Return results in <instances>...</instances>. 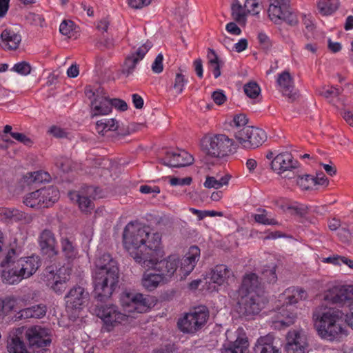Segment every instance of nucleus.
Returning a JSON list of instances; mask_svg holds the SVG:
<instances>
[{
    "mask_svg": "<svg viewBox=\"0 0 353 353\" xmlns=\"http://www.w3.org/2000/svg\"><path fill=\"white\" fill-rule=\"evenodd\" d=\"M161 238V233L151 232L137 222H130L123 230V244L136 263L141 266H150L153 261L148 258L150 254L159 253Z\"/></svg>",
    "mask_w": 353,
    "mask_h": 353,
    "instance_id": "nucleus-1",
    "label": "nucleus"
},
{
    "mask_svg": "<svg viewBox=\"0 0 353 353\" xmlns=\"http://www.w3.org/2000/svg\"><path fill=\"white\" fill-rule=\"evenodd\" d=\"M119 282L117 263L109 254H103L95 261L93 272L94 294L99 301L110 298Z\"/></svg>",
    "mask_w": 353,
    "mask_h": 353,
    "instance_id": "nucleus-2",
    "label": "nucleus"
},
{
    "mask_svg": "<svg viewBox=\"0 0 353 353\" xmlns=\"http://www.w3.org/2000/svg\"><path fill=\"white\" fill-rule=\"evenodd\" d=\"M343 312L339 310L329 307L322 303L313 312V320L318 334L323 339L332 341L339 334L345 332L340 324Z\"/></svg>",
    "mask_w": 353,
    "mask_h": 353,
    "instance_id": "nucleus-3",
    "label": "nucleus"
},
{
    "mask_svg": "<svg viewBox=\"0 0 353 353\" xmlns=\"http://www.w3.org/2000/svg\"><path fill=\"white\" fill-rule=\"evenodd\" d=\"M41 265L38 256L20 257L14 266L4 274V283L14 285L32 276Z\"/></svg>",
    "mask_w": 353,
    "mask_h": 353,
    "instance_id": "nucleus-4",
    "label": "nucleus"
},
{
    "mask_svg": "<svg viewBox=\"0 0 353 353\" xmlns=\"http://www.w3.org/2000/svg\"><path fill=\"white\" fill-rule=\"evenodd\" d=\"M267 13L268 18L275 24L285 21L290 26L299 23L298 17L291 6V0H268Z\"/></svg>",
    "mask_w": 353,
    "mask_h": 353,
    "instance_id": "nucleus-5",
    "label": "nucleus"
},
{
    "mask_svg": "<svg viewBox=\"0 0 353 353\" xmlns=\"http://www.w3.org/2000/svg\"><path fill=\"white\" fill-rule=\"evenodd\" d=\"M164 255L162 244L160 245V250L157 254H150V258L152 259V265L150 266H142L144 268L152 269L157 272L163 279L167 283L176 272L179 268V259L176 256L170 255L166 259L160 260Z\"/></svg>",
    "mask_w": 353,
    "mask_h": 353,
    "instance_id": "nucleus-6",
    "label": "nucleus"
},
{
    "mask_svg": "<svg viewBox=\"0 0 353 353\" xmlns=\"http://www.w3.org/2000/svg\"><path fill=\"white\" fill-rule=\"evenodd\" d=\"M209 318V311L205 306L196 307L178 321V327L183 333L194 334L201 330Z\"/></svg>",
    "mask_w": 353,
    "mask_h": 353,
    "instance_id": "nucleus-7",
    "label": "nucleus"
},
{
    "mask_svg": "<svg viewBox=\"0 0 353 353\" xmlns=\"http://www.w3.org/2000/svg\"><path fill=\"white\" fill-rule=\"evenodd\" d=\"M85 94L91 100L90 113L92 117L107 115L111 112L110 99L103 88H93L90 85L87 86Z\"/></svg>",
    "mask_w": 353,
    "mask_h": 353,
    "instance_id": "nucleus-8",
    "label": "nucleus"
},
{
    "mask_svg": "<svg viewBox=\"0 0 353 353\" xmlns=\"http://www.w3.org/2000/svg\"><path fill=\"white\" fill-rule=\"evenodd\" d=\"M234 141L223 134H215L204 141V150L209 156L216 158L226 157L232 152Z\"/></svg>",
    "mask_w": 353,
    "mask_h": 353,
    "instance_id": "nucleus-9",
    "label": "nucleus"
},
{
    "mask_svg": "<svg viewBox=\"0 0 353 353\" xmlns=\"http://www.w3.org/2000/svg\"><path fill=\"white\" fill-rule=\"evenodd\" d=\"M234 137L245 149H254L261 145L267 139L266 133L261 128L246 126L234 131Z\"/></svg>",
    "mask_w": 353,
    "mask_h": 353,
    "instance_id": "nucleus-10",
    "label": "nucleus"
},
{
    "mask_svg": "<svg viewBox=\"0 0 353 353\" xmlns=\"http://www.w3.org/2000/svg\"><path fill=\"white\" fill-rule=\"evenodd\" d=\"M236 294L237 311L240 315L250 317L259 313L262 308V294L255 292Z\"/></svg>",
    "mask_w": 353,
    "mask_h": 353,
    "instance_id": "nucleus-11",
    "label": "nucleus"
},
{
    "mask_svg": "<svg viewBox=\"0 0 353 353\" xmlns=\"http://www.w3.org/2000/svg\"><path fill=\"white\" fill-rule=\"evenodd\" d=\"M25 334L30 348L33 350L41 349V352L38 353H43L45 347L49 346L52 341L49 330L41 326L35 325L28 328Z\"/></svg>",
    "mask_w": 353,
    "mask_h": 353,
    "instance_id": "nucleus-12",
    "label": "nucleus"
},
{
    "mask_svg": "<svg viewBox=\"0 0 353 353\" xmlns=\"http://www.w3.org/2000/svg\"><path fill=\"white\" fill-rule=\"evenodd\" d=\"M97 189L92 186L83 187L79 191L70 192L68 196L72 201H75L81 212L90 213L94 209L92 200L97 196Z\"/></svg>",
    "mask_w": 353,
    "mask_h": 353,
    "instance_id": "nucleus-13",
    "label": "nucleus"
},
{
    "mask_svg": "<svg viewBox=\"0 0 353 353\" xmlns=\"http://www.w3.org/2000/svg\"><path fill=\"white\" fill-rule=\"evenodd\" d=\"M94 312L107 326H114L127 319V315L119 311L114 305H97Z\"/></svg>",
    "mask_w": 353,
    "mask_h": 353,
    "instance_id": "nucleus-14",
    "label": "nucleus"
},
{
    "mask_svg": "<svg viewBox=\"0 0 353 353\" xmlns=\"http://www.w3.org/2000/svg\"><path fill=\"white\" fill-rule=\"evenodd\" d=\"M121 303L128 312L143 313L150 307L148 298L139 293H123L121 296Z\"/></svg>",
    "mask_w": 353,
    "mask_h": 353,
    "instance_id": "nucleus-15",
    "label": "nucleus"
},
{
    "mask_svg": "<svg viewBox=\"0 0 353 353\" xmlns=\"http://www.w3.org/2000/svg\"><path fill=\"white\" fill-rule=\"evenodd\" d=\"M152 47L151 41H147L141 46L134 49L131 53L125 58V60L122 66L121 72L125 77H129L133 73L137 64L142 60L146 53Z\"/></svg>",
    "mask_w": 353,
    "mask_h": 353,
    "instance_id": "nucleus-16",
    "label": "nucleus"
},
{
    "mask_svg": "<svg viewBox=\"0 0 353 353\" xmlns=\"http://www.w3.org/2000/svg\"><path fill=\"white\" fill-rule=\"evenodd\" d=\"M119 128V122L115 119H102L96 123V131L101 136H106L111 138L112 141L118 140L121 137L130 134L129 131L125 132H117Z\"/></svg>",
    "mask_w": 353,
    "mask_h": 353,
    "instance_id": "nucleus-17",
    "label": "nucleus"
},
{
    "mask_svg": "<svg viewBox=\"0 0 353 353\" xmlns=\"http://www.w3.org/2000/svg\"><path fill=\"white\" fill-rule=\"evenodd\" d=\"M299 162L294 159L291 153L282 152L274 157L271 162L272 170L279 174L297 168Z\"/></svg>",
    "mask_w": 353,
    "mask_h": 353,
    "instance_id": "nucleus-18",
    "label": "nucleus"
},
{
    "mask_svg": "<svg viewBox=\"0 0 353 353\" xmlns=\"http://www.w3.org/2000/svg\"><path fill=\"white\" fill-rule=\"evenodd\" d=\"M194 159L191 154L185 150L167 152L163 159L161 160L162 164L170 167H184L193 163Z\"/></svg>",
    "mask_w": 353,
    "mask_h": 353,
    "instance_id": "nucleus-19",
    "label": "nucleus"
},
{
    "mask_svg": "<svg viewBox=\"0 0 353 353\" xmlns=\"http://www.w3.org/2000/svg\"><path fill=\"white\" fill-rule=\"evenodd\" d=\"M88 298V293L81 286L72 288L65 296L66 308L68 310L79 311Z\"/></svg>",
    "mask_w": 353,
    "mask_h": 353,
    "instance_id": "nucleus-20",
    "label": "nucleus"
},
{
    "mask_svg": "<svg viewBox=\"0 0 353 353\" xmlns=\"http://www.w3.org/2000/svg\"><path fill=\"white\" fill-rule=\"evenodd\" d=\"M38 243L43 255L52 258L58 254L54 234L50 230H43L40 233Z\"/></svg>",
    "mask_w": 353,
    "mask_h": 353,
    "instance_id": "nucleus-21",
    "label": "nucleus"
},
{
    "mask_svg": "<svg viewBox=\"0 0 353 353\" xmlns=\"http://www.w3.org/2000/svg\"><path fill=\"white\" fill-rule=\"evenodd\" d=\"M24 330V327H20L10 331L7 345L9 353H29L22 340Z\"/></svg>",
    "mask_w": 353,
    "mask_h": 353,
    "instance_id": "nucleus-22",
    "label": "nucleus"
},
{
    "mask_svg": "<svg viewBox=\"0 0 353 353\" xmlns=\"http://www.w3.org/2000/svg\"><path fill=\"white\" fill-rule=\"evenodd\" d=\"M277 83L279 90L288 97L290 101L292 102L298 98L299 95L294 89L293 78L288 71H284L279 74Z\"/></svg>",
    "mask_w": 353,
    "mask_h": 353,
    "instance_id": "nucleus-23",
    "label": "nucleus"
},
{
    "mask_svg": "<svg viewBox=\"0 0 353 353\" xmlns=\"http://www.w3.org/2000/svg\"><path fill=\"white\" fill-rule=\"evenodd\" d=\"M307 345L305 335L296 331L288 332L285 345L287 353H304Z\"/></svg>",
    "mask_w": 353,
    "mask_h": 353,
    "instance_id": "nucleus-24",
    "label": "nucleus"
},
{
    "mask_svg": "<svg viewBox=\"0 0 353 353\" xmlns=\"http://www.w3.org/2000/svg\"><path fill=\"white\" fill-rule=\"evenodd\" d=\"M201 251L198 246H191L183 258L179 272L183 276L190 274L200 259Z\"/></svg>",
    "mask_w": 353,
    "mask_h": 353,
    "instance_id": "nucleus-25",
    "label": "nucleus"
},
{
    "mask_svg": "<svg viewBox=\"0 0 353 353\" xmlns=\"http://www.w3.org/2000/svg\"><path fill=\"white\" fill-rule=\"evenodd\" d=\"M251 292H255L259 294H262L263 292L259 277L254 273L246 274L243 276L241 285L236 293L248 294Z\"/></svg>",
    "mask_w": 353,
    "mask_h": 353,
    "instance_id": "nucleus-26",
    "label": "nucleus"
},
{
    "mask_svg": "<svg viewBox=\"0 0 353 353\" xmlns=\"http://www.w3.org/2000/svg\"><path fill=\"white\" fill-rule=\"evenodd\" d=\"M211 280L219 285L234 280V274L225 265H217L212 271Z\"/></svg>",
    "mask_w": 353,
    "mask_h": 353,
    "instance_id": "nucleus-27",
    "label": "nucleus"
},
{
    "mask_svg": "<svg viewBox=\"0 0 353 353\" xmlns=\"http://www.w3.org/2000/svg\"><path fill=\"white\" fill-rule=\"evenodd\" d=\"M21 250L17 245L12 246L6 252L3 259L1 261V265L3 268L1 273L2 281L4 283V274L6 271L10 270L12 267L16 265L17 260L21 254Z\"/></svg>",
    "mask_w": 353,
    "mask_h": 353,
    "instance_id": "nucleus-28",
    "label": "nucleus"
},
{
    "mask_svg": "<svg viewBox=\"0 0 353 353\" xmlns=\"http://www.w3.org/2000/svg\"><path fill=\"white\" fill-rule=\"evenodd\" d=\"M1 47L7 50H16L21 41L19 34L10 29L4 30L1 34Z\"/></svg>",
    "mask_w": 353,
    "mask_h": 353,
    "instance_id": "nucleus-29",
    "label": "nucleus"
},
{
    "mask_svg": "<svg viewBox=\"0 0 353 353\" xmlns=\"http://www.w3.org/2000/svg\"><path fill=\"white\" fill-rule=\"evenodd\" d=\"M254 353H281L279 348L274 345L272 336L266 335L260 337L254 347Z\"/></svg>",
    "mask_w": 353,
    "mask_h": 353,
    "instance_id": "nucleus-30",
    "label": "nucleus"
},
{
    "mask_svg": "<svg viewBox=\"0 0 353 353\" xmlns=\"http://www.w3.org/2000/svg\"><path fill=\"white\" fill-rule=\"evenodd\" d=\"M249 342L245 334L240 333L234 342L225 346V353H249Z\"/></svg>",
    "mask_w": 353,
    "mask_h": 353,
    "instance_id": "nucleus-31",
    "label": "nucleus"
},
{
    "mask_svg": "<svg viewBox=\"0 0 353 353\" xmlns=\"http://www.w3.org/2000/svg\"><path fill=\"white\" fill-rule=\"evenodd\" d=\"M39 190L42 208H49L59 198V192L54 186L45 187Z\"/></svg>",
    "mask_w": 353,
    "mask_h": 353,
    "instance_id": "nucleus-32",
    "label": "nucleus"
},
{
    "mask_svg": "<svg viewBox=\"0 0 353 353\" xmlns=\"http://www.w3.org/2000/svg\"><path fill=\"white\" fill-rule=\"evenodd\" d=\"M166 283L159 273L145 272L141 278V285L148 291H153L161 284Z\"/></svg>",
    "mask_w": 353,
    "mask_h": 353,
    "instance_id": "nucleus-33",
    "label": "nucleus"
},
{
    "mask_svg": "<svg viewBox=\"0 0 353 353\" xmlns=\"http://www.w3.org/2000/svg\"><path fill=\"white\" fill-rule=\"evenodd\" d=\"M71 269L68 266H62L57 269L53 266H48L46 269V276L48 281L50 280H60L66 282L70 277Z\"/></svg>",
    "mask_w": 353,
    "mask_h": 353,
    "instance_id": "nucleus-34",
    "label": "nucleus"
},
{
    "mask_svg": "<svg viewBox=\"0 0 353 353\" xmlns=\"http://www.w3.org/2000/svg\"><path fill=\"white\" fill-rule=\"evenodd\" d=\"M47 312V307L44 304H38L32 307L23 309L18 313L19 316L17 319L35 318H43Z\"/></svg>",
    "mask_w": 353,
    "mask_h": 353,
    "instance_id": "nucleus-35",
    "label": "nucleus"
},
{
    "mask_svg": "<svg viewBox=\"0 0 353 353\" xmlns=\"http://www.w3.org/2000/svg\"><path fill=\"white\" fill-rule=\"evenodd\" d=\"M248 11L245 5L243 6L239 0H233L231 4V16L239 25H245Z\"/></svg>",
    "mask_w": 353,
    "mask_h": 353,
    "instance_id": "nucleus-36",
    "label": "nucleus"
},
{
    "mask_svg": "<svg viewBox=\"0 0 353 353\" xmlns=\"http://www.w3.org/2000/svg\"><path fill=\"white\" fill-rule=\"evenodd\" d=\"M339 0H318L316 7L319 13L322 16H330L339 8Z\"/></svg>",
    "mask_w": 353,
    "mask_h": 353,
    "instance_id": "nucleus-37",
    "label": "nucleus"
},
{
    "mask_svg": "<svg viewBox=\"0 0 353 353\" xmlns=\"http://www.w3.org/2000/svg\"><path fill=\"white\" fill-rule=\"evenodd\" d=\"M284 295L285 296L286 303L289 305L294 304L307 298V292L299 288H288L285 291Z\"/></svg>",
    "mask_w": 353,
    "mask_h": 353,
    "instance_id": "nucleus-38",
    "label": "nucleus"
},
{
    "mask_svg": "<svg viewBox=\"0 0 353 353\" xmlns=\"http://www.w3.org/2000/svg\"><path fill=\"white\" fill-rule=\"evenodd\" d=\"M24 218L21 211L15 208H0V221H20Z\"/></svg>",
    "mask_w": 353,
    "mask_h": 353,
    "instance_id": "nucleus-39",
    "label": "nucleus"
},
{
    "mask_svg": "<svg viewBox=\"0 0 353 353\" xmlns=\"http://www.w3.org/2000/svg\"><path fill=\"white\" fill-rule=\"evenodd\" d=\"M207 58L208 59V64L212 69L214 78H218L221 76V66L222 61L219 59L216 52L211 48L208 50Z\"/></svg>",
    "mask_w": 353,
    "mask_h": 353,
    "instance_id": "nucleus-40",
    "label": "nucleus"
},
{
    "mask_svg": "<svg viewBox=\"0 0 353 353\" xmlns=\"http://www.w3.org/2000/svg\"><path fill=\"white\" fill-rule=\"evenodd\" d=\"M344 292V285L334 286L325 293L324 301L339 305L342 302L341 293Z\"/></svg>",
    "mask_w": 353,
    "mask_h": 353,
    "instance_id": "nucleus-41",
    "label": "nucleus"
},
{
    "mask_svg": "<svg viewBox=\"0 0 353 353\" xmlns=\"http://www.w3.org/2000/svg\"><path fill=\"white\" fill-rule=\"evenodd\" d=\"M231 176L230 174H225L220 179L208 176L203 185L206 188L219 189L223 185H228Z\"/></svg>",
    "mask_w": 353,
    "mask_h": 353,
    "instance_id": "nucleus-42",
    "label": "nucleus"
},
{
    "mask_svg": "<svg viewBox=\"0 0 353 353\" xmlns=\"http://www.w3.org/2000/svg\"><path fill=\"white\" fill-rule=\"evenodd\" d=\"M258 214L252 215L254 221L263 225H277L278 222L269 215L268 212L262 208L257 209Z\"/></svg>",
    "mask_w": 353,
    "mask_h": 353,
    "instance_id": "nucleus-43",
    "label": "nucleus"
},
{
    "mask_svg": "<svg viewBox=\"0 0 353 353\" xmlns=\"http://www.w3.org/2000/svg\"><path fill=\"white\" fill-rule=\"evenodd\" d=\"M61 251L68 259H73L77 255V251L72 241L68 238H62L61 240Z\"/></svg>",
    "mask_w": 353,
    "mask_h": 353,
    "instance_id": "nucleus-44",
    "label": "nucleus"
},
{
    "mask_svg": "<svg viewBox=\"0 0 353 353\" xmlns=\"http://www.w3.org/2000/svg\"><path fill=\"white\" fill-rule=\"evenodd\" d=\"M23 203L32 208H41L42 205L39 190L27 194L23 201Z\"/></svg>",
    "mask_w": 353,
    "mask_h": 353,
    "instance_id": "nucleus-45",
    "label": "nucleus"
},
{
    "mask_svg": "<svg viewBox=\"0 0 353 353\" xmlns=\"http://www.w3.org/2000/svg\"><path fill=\"white\" fill-rule=\"evenodd\" d=\"M17 301L14 298L7 297L0 299V320L14 310Z\"/></svg>",
    "mask_w": 353,
    "mask_h": 353,
    "instance_id": "nucleus-46",
    "label": "nucleus"
},
{
    "mask_svg": "<svg viewBox=\"0 0 353 353\" xmlns=\"http://www.w3.org/2000/svg\"><path fill=\"white\" fill-rule=\"evenodd\" d=\"M245 94L251 99H256L261 93V88L255 81H250L243 88Z\"/></svg>",
    "mask_w": 353,
    "mask_h": 353,
    "instance_id": "nucleus-47",
    "label": "nucleus"
},
{
    "mask_svg": "<svg viewBox=\"0 0 353 353\" xmlns=\"http://www.w3.org/2000/svg\"><path fill=\"white\" fill-rule=\"evenodd\" d=\"M344 291L341 295L342 302L340 305L348 307L353 304V286L344 285Z\"/></svg>",
    "mask_w": 353,
    "mask_h": 353,
    "instance_id": "nucleus-48",
    "label": "nucleus"
},
{
    "mask_svg": "<svg viewBox=\"0 0 353 353\" xmlns=\"http://www.w3.org/2000/svg\"><path fill=\"white\" fill-rule=\"evenodd\" d=\"M187 82L188 79L185 78V75L181 72H177L175 75L172 87L177 94H181Z\"/></svg>",
    "mask_w": 353,
    "mask_h": 353,
    "instance_id": "nucleus-49",
    "label": "nucleus"
},
{
    "mask_svg": "<svg viewBox=\"0 0 353 353\" xmlns=\"http://www.w3.org/2000/svg\"><path fill=\"white\" fill-rule=\"evenodd\" d=\"M276 265L273 264L266 267L263 271L262 274L265 279L270 283H274L277 281L276 274Z\"/></svg>",
    "mask_w": 353,
    "mask_h": 353,
    "instance_id": "nucleus-50",
    "label": "nucleus"
},
{
    "mask_svg": "<svg viewBox=\"0 0 353 353\" xmlns=\"http://www.w3.org/2000/svg\"><path fill=\"white\" fill-rule=\"evenodd\" d=\"M313 176L310 174H305L303 176H299L296 179V184L302 190H307L311 188L313 185Z\"/></svg>",
    "mask_w": 353,
    "mask_h": 353,
    "instance_id": "nucleus-51",
    "label": "nucleus"
},
{
    "mask_svg": "<svg viewBox=\"0 0 353 353\" xmlns=\"http://www.w3.org/2000/svg\"><path fill=\"white\" fill-rule=\"evenodd\" d=\"M282 314V318L279 320V322L284 326H290L294 323L296 316L293 312H290L287 310L282 309L281 312Z\"/></svg>",
    "mask_w": 353,
    "mask_h": 353,
    "instance_id": "nucleus-52",
    "label": "nucleus"
},
{
    "mask_svg": "<svg viewBox=\"0 0 353 353\" xmlns=\"http://www.w3.org/2000/svg\"><path fill=\"white\" fill-rule=\"evenodd\" d=\"M248 119L243 114H239L234 117L231 126L234 128V132L242 130L243 128L246 127Z\"/></svg>",
    "mask_w": 353,
    "mask_h": 353,
    "instance_id": "nucleus-53",
    "label": "nucleus"
},
{
    "mask_svg": "<svg viewBox=\"0 0 353 353\" xmlns=\"http://www.w3.org/2000/svg\"><path fill=\"white\" fill-rule=\"evenodd\" d=\"M12 70L21 75H27L31 72V66L28 63L22 61L16 63Z\"/></svg>",
    "mask_w": 353,
    "mask_h": 353,
    "instance_id": "nucleus-54",
    "label": "nucleus"
},
{
    "mask_svg": "<svg viewBox=\"0 0 353 353\" xmlns=\"http://www.w3.org/2000/svg\"><path fill=\"white\" fill-rule=\"evenodd\" d=\"M74 25L73 21L64 20L60 25L59 31L62 34L70 37L72 34Z\"/></svg>",
    "mask_w": 353,
    "mask_h": 353,
    "instance_id": "nucleus-55",
    "label": "nucleus"
},
{
    "mask_svg": "<svg viewBox=\"0 0 353 353\" xmlns=\"http://www.w3.org/2000/svg\"><path fill=\"white\" fill-rule=\"evenodd\" d=\"M23 179L28 185L33 183H39L43 181L42 173L41 172H30L24 176Z\"/></svg>",
    "mask_w": 353,
    "mask_h": 353,
    "instance_id": "nucleus-56",
    "label": "nucleus"
},
{
    "mask_svg": "<svg viewBox=\"0 0 353 353\" xmlns=\"http://www.w3.org/2000/svg\"><path fill=\"white\" fill-rule=\"evenodd\" d=\"M244 5L246 10L248 11V14L256 15L259 13V11L257 10L259 6L258 0H245Z\"/></svg>",
    "mask_w": 353,
    "mask_h": 353,
    "instance_id": "nucleus-57",
    "label": "nucleus"
},
{
    "mask_svg": "<svg viewBox=\"0 0 353 353\" xmlns=\"http://www.w3.org/2000/svg\"><path fill=\"white\" fill-rule=\"evenodd\" d=\"M258 39L261 48L265 50L268 51L272 47V42L268 35H266L263 32H259L258 34Z\"/></svg>",
    "mask_w": 353,
    "mask_h": 353,
    "instance_id": "nucleus-58",
    "label": "nucleus"
},
{
    "mask_svg": "<svg viewBox=\"0 0 353 353\" xmlns=\"http://www.w3.org/2000/svg\"><path fill=\"white\" fill-rule=\"evenodd\" d=\"M338 236L340 240L344 243H350L353 239L349 230L345 228H341L339 229Z\"/></svg>",
    "mask_w": 353,
    "mask_h": 353,
    "instance_id": "nucleus-59",
    "label": "nucleus"
},
{
    "mask_svg": "<svg viewBox=\"0 0 353 353\" xmlns=\"http://www.w3.org/2000/svg\"><path fill=\"white\" fill-rule=\"evenodd\" d=\"M163 57L162 54H159L152 65V70L154 73L159 74L163 70Z\"/></svg>",
    "mask_w": 353,
    "mask_h": 353,
    "instance_id": "nucleus-60",
    "label": "nucleus"
},
{
    "mask_svg": "<svg viewBox=\"0 0 353 353\" xmlns=\"http://www.w3.org/2000/svg\"><path fill=\"white\" fill-rule=\"evenodd\" d=\"M26 19L28 21L29 23L34 26H43V23L44 19L39 14H36L34 13H29L26 17Z\"/></svg>",
    "mask_w": 353,
    "mask_h": 353,
    "instance_id": "nucleus-61",
    "label": "nucleus"
},
{
    "mask_svg": "<svg viewBox=\"0 0 353 353\" xmlns=\"http://www.w3.org/2000/svg\"><path fill=\"white\" fill-rule=\"evenodd\" d=\"M10 135L13 139L23 143L26 145L30 146L32 144V140L23 133L11 132Z\"/></svg>",
    "mask_w": 353,
    "mask_h": 353,
    "instance_id": "nucleus-62",
    "label": "nucleus"
},
{
    "mask_svg": "<svg viewBox=\"0 0 353 353\" xmlns=\"http://www.w3.org/2000/svg\"><path fill=\"white\" fill-rule=\"evenodd\" d=\"M111 103V110L112 108L114 107L116 109L120 111H125L128 110V104L127 103L120 99H110Z\"/></svg>",
    "mask_w": 353,
    "mask_h": 353,
    "instance_id": "nucleus-63",
    "label": "nucleus"
},
{
    "mask_svg": "<svg viewBox=\"0 0 353 353\" xmlns=\"http://www.w3.org/2000/svg\"><path fill=\"white\" fill-rule=\"evenodd\" d=\"M313 185H323L327 187L329 185V180L325 176L323 172L316 173V176H313Z\"/></svg>",
    "mask_w": 353,
    "mask_h": 353,
    "instance_id": "nucleus-64",
    "label": "nucleus"
}]
</instances>
